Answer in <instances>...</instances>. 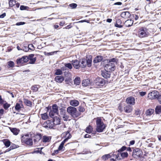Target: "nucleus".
Returning <instances> with one entry per match:
<instances>
[{
  "mask_svg": "<svg viewBox=\"0 0 161 161\" xmlns=\"http://www.w3.org/2000/svg\"><path fill=\"white\" fill-rule=\"evenodd\" d=\"M97 128L96 130L98 132H101L105 129V126L101 119H98L96 121Z\"/></svg>",
  "mask_w": 161,
  "mask_h": 161,
  "instance_id": "nucleus-5",
  "label": "nucleus"
},
{
  "mask_svg": "<svg viewBox=\"0 0 161 161\" xmlns=\"http://www.w3.org/2000/svg\"><path fill=\"white\" fill-rule=\"evenodd\" d=\"M79 110L81 112H83L85 111V109L83 107L80 106L79 108Z\"/></svg>",
  "mask_w": 161,
  "mask_h": 161,
  "instance_id": "nucleus-53",
  "label": "nucleus"
},
{
  "mask_svg": "<svg viewBox=\"0 0 161 161\" xmlns=\"http://www.w3.org/2000/svg\"><path fill=\"white\" fill-rule=\"evenodd\" d=\"M117 59L115 58H113L112 59H109L108 61H109V63H111V62H116V61Z\"/></svg>",
  "mask_w": 161,
  "mask_h": 161,
  "instance_id": "nucleus-54",
  "label": "nucleus"
},
{
  "mask_svg": "<svg viewBox=\"0 0 161 161\" xmlns=\"http://www.w3.org/2000/svg\"><path fill=\"white\" fill-rule=\"evenodd\" d=\"M135 99L133 97H130L127 98L126 101L127 104L133 105L135 104Z\"/></svg>",
  "mask_w": 161,
  "mask_h": 161,
  "instance_id": "nucleus-10",
  "label": "nucleus"
},
{
  "mask_svg": "<svg viewBox=\"0 0 161 161\" xmlns=\"http://www.w3.org/2000/svg\"><path fill=\"white\" fill-rule=\"evenodd\" d=\"M155 112L157 114H159L161 113V106L159 105L156 107L155 108Z\"/></svg>",
  "mask_w": 161,
  "mask_h": 161,
  "instance_id": "nucleus-32",
  "label": "nucleus"
},
{
  "mask_svg": "<svg viewBox=\"0 0 161 161\" xmlns=\"http://www.w3.org/2000/svg\"><path fill=\"white\" fill-rule=\"evenodd\" d=\"M149 34L147 29L146 28L142 27L139 29L138 35L140 38L147 37L148 36Z\"/></svg>",
  "mask_w": 161,
  "mask_h": 161,
  "instance_id": "nucleus-4",
  "label": "nucleus"
},
{
  "mask_svg": "<svg viewBox=\"0 0 161 161\" xmlns=\"http://www.w3.org/2000/svg\"><path fill=\"white\" fill-rule=\"evenodd\" d=\"M54 126L60 124V119L59 117H55L53 118V121Z\"/></svg>",
  "mask_w": 161,
  "mask_h": 161,
  "instance_id": "nucleus-14",
  "label": "nucleus"
},
{
  "mask_svg": "<svg viewBox=\"0 0 161 161\" xmlns=\"http://www.w3.org/2000/svg\"><path fill=\"white\" fill-rule=\"evenodd\" d=\"M118 154H119V156L121 158V159H123L125 158H127L128 156V153L127 152L122 153H119Z\"/></svg>",
  "mask_w": 161,
  "mask_h": 161,
  "instance_id": "nucleus-24",
  "label": "nucleus"
},
{
  "mask_svg": "<svg viewBox=\"0 0 161 161\" xmlns=\"http://www.w3.org/2000/svg\"><path fill=\"white\" fill-rule=\"evenodd\" d=\"M44 126L46 128H53L54 126L53 122L50 120H47L43 124Z\"/></svg>",
  "mask_w": 161,
  "mask_h": 161,
  "instance_id": "nucleus-11",
  "label": "nucleus"
},
{
  "mask_svg": "<svg viewBox=\"0 0 161 161\" xmlns=\"http://www.w3.org/2000/svg\"><path fill=\"white\" fill-rule=\"evenodd\" d=\"M41 116L42 119L44 120L47 119L48 117L47 114L46 113L41 114Z\"/></svg>",
  "mask_w": 161,
  "mask_h": 161,
  "instance_id": "nucleus-41",
  "label": "nucleus"
},
{
  "mask_svg": "<svg viewBox=\"0 0 161 161\" xmlns=\"http://www.w3.org/2000/svg\"><path fill=\"white\" fill-rule=\"evenodd\" d=\"M113 153H110L109 154H106L103 155L102 158L104 160H106L108 159V158L112 157Z\"/></svg>",
  "mask_w": 161,
  "mask_h": 161,
  "instance_id": "nucleus-26",
  "label": "nucleus"
},
{
  "mask_svg": "<svg viewBox=\"0 0 161 161\" xmlns=\"http://www.w3.org/2000/svg\"><path fill=\"white\" fill-rule=\"evenodd\" d=\"M72 64L75 68L78 69L80 67V62L77 60L72 61Z\"/></svg>",
  "mask_w": 161,
  "mask_h": 161,
  "instance_id": "nucleus-17",
  "label": "nucleus"
},
{
  "mask_svg": "<svg viewBox=\"0 0 161 161\" xmlns=\"http://www.w3.org/2000/svg\"><path fill=\"white\" fill-rule=\"evenodd\" d=\"M36 61V58H34L30 59L29 63L31 64H34Z\"/></svg>",
  "mask_w": 161,
  "mask_h": 161,
  "instance_id": "nucleus-48",
  "label": "nucleus"
},
{
  "mask_svg": "<svg viewBox=\"0 0 161 161\" xmlns=\"http://www.w3.org/2000/svg\"><path fill=\"white\" fill-rule=\"evenodd\" d=\"M142 152L141 150L138 148H136L133 150L132 156L135 158L140 157L142 155Z\"/></svg>",
  "mask_w": 161,
  "mask_h": 161,
  "instance_id": "nucleus-7",
  "label": "nucleus"
},
{
  "mask_svg": "<svg viewBox=\"0 0 161 161\" xmlns=\"http://www.w3.org/2000/svg\"><path fill=\"white\" fill-rule=\"evenodd\" d=\"M9 128L11 131L13 133L14 135H17L19 131V130L16 128L11 127H9Z\"/></svg>",
  "mask_w": 161,
  "mask_h": 161,
  "instance_id": "nucleus-19",
  "label": "nucleus"
},
{
  "mask_svg": "<svg viewBox=\"0 0 161 161\" xmlns=\"http://www.w3.org/2000/svg\"><path fill=\"white\" fill-rule=\"evenodd\" d=\"M133 23V21L131 19H128L124 23V25L126 27H129L131 26Z\"/></svg>",
  "mask_w": 161,
  "mask_h": 161,
  "instance_id": "nucleus-15",
  "label": "nucleus"
},
{
  "mask_svg": "<svg viewBox=\"0 0 161 161\" xmlns=\"http://www.w3.org/2000/svg\"><path fill=\"white\" fill-rule=\"evenodd\" d=\"M80 78L78 77H76L74 80V83L76 85H79L80 83Z\"/></svg>",
  "mask_w": 161,
  "mask_h": 161,
  "instance_id": "nucleus-33",
  "label": "nucleus"
},
{
  "mask_svg": "<svg viewBox=\"0 0 161 161\" xmlns=\"http://www.w3.org/2000/svg\"><path fill=\"white\" fill-rule=\"evenodd\" d=\"M56 53V52H50V53H47L46 52H44V53L45 55L49 56L50 55H52L54 53Z\"/></svg>",
  "mask_w": 161,
  "mask_h": 161,
  "instance_id": "nucleus-50",
  "label": "nucleus"
},
{
  "mask_svg": "<svg viewBox=\"0 0 161 161\" xmlns=\"http://www.w3.org/2000/svg\"><path fill=\"white\" fill-rule=\"evenodd\" d=\"M55 80L58 83H61L64 80V78L62 76H58L55 78Z\"/></svg>",
  "mask_w": 161,
  "mask_h": 161,
  "instance_id": "nucleus-18",
  "label": "nucleus"
},
{
  "mask_svg": "<svg viewBox=\"0 0 161 161\" xmlns=\"http://www.w3.org/2000/svg\"><path fill=\"white\" fill-rule=\"evenodd\" d=\"M87 59H82L80 61V67L82 68L85 67L87 66L88 67H90L92 65V56H90L89 58H86Z\"/></svg>",
  "mask_w": 161,
  "mask_h": 161,
  "instance_id": "nucleus-1",
  "label": "nucleus"
},
{
  "mask_svg": "<svg viewBox=\"0 0 161 161\" xmlns=\"http://www.w3.org/2000/svg\"><path fill=\"white\" fill-rule=\"evenodd\" d=\"M104 69L105 70L107 71H113L115 69L114 64L113 63H109L106 64L104 66Z\"/></svg>",
  "mask_w": 161,
  "mask_h": 161,
  "instance_id": "nucleus-9",
  "label": "nucleus"
},
{
  "mask_svg": "<svg viewBox=\"0 0 161 161\" xmlns=\"http://www.w3.org/2000/svg\"><path fill=\"white\" fill-rule=\"evenodd\" d=\"M67 112L73 118H76L80 115V114L78 112L76 108L70 106L67 109Z\"/></svg>",
  "mask_w": 161,
  "mask_h": 161,
  "instance_id": "nucleus-2",
  "label": "nucleus"
},
{
  "mask_svg": "<svg viewBox=\"0 0 161 161\" xmlns=\"http://www.w3.org/2000/svg\"><path fill=\"white\" fill-rule=\"evenodd\" d=\"M69 116L67 114H63L62 118L64 121H66L70 120V119H69Z\"/></svg>",
  "mask_w": 161,
  "mask_h": 161,
  "instance_id": "nucleus-39",
  "label": "nucleus"
},
{
  "mask_svg": "<svg viewBox=\"0 0 161 161\" xmlns=\"http://www.w3.org/2000/svg\"><path fill=\"white\" fill-rule=\"evenodd\" d=\"M55 75H61L62 74V69H58L55 70Z\"/></svg>",
  "mask_w": 161,
  "mask_h": 161,
  "instance_id": "nucleus-37",
  "label": "nucleus"
},
{
  "mask_svg": "<svg viewBox=\"0 0 161 161\" xmlns=\"http://www.w3.org/2000/svg\"><path fill=\"white\" fill-rule=\"evenodd\" d=\"M133 109L132 107L129 105L125 106L124 108V111L126 113H130L133 110Z\"/></svg>",
  "mask_w": 161,
  "mask_h": 161,
  "instance_id": "nucleus-13",
  "label": "nucleus"
},
{
  "mask_svg": "<svg viewBox=\"0 0 161 161\" xmlns=\"http://www.w3.org/2000/svg\"><path fill=\"white\" fill-rule=\"evenodd\" d=\"M105 83L104 79L98 77L94 80L93 84L96 87H97L103 86Z\"/></svg>",
  "mask_w": 161,
  "mask_h": 161,
  "instance_id": "nucleus-6",
  "label": "nucleus"
},
{
  "mask_svg": "<svg viewBox=\"0 0 161 161\" xmlns=\"http://www.w3.org/2000/svg\"><path fill=\"white\" fill-rule=\"evenodd\" d=\"M65 24V22L64 21H61L59 24V25L60 26H63Z\"/></svg>",
  "mask_w": 161,
  "mask_h": 161,
  "instance_id": "nucleus-63",
  "label": "nucleus"
},
{
  "mask_svg": "<svg viewBox=\"0 0 161 161\" xmlns=\"http://www.w3.org/2000/svg\"><path fill=\"white\" fill-rule=\"evenodd\" d=\"M4 103V100L2 99L1 96L0 95V104H3Z\"/></svg>",
  "mask_w": 161,
  "mask_h": 161,
  "instance_id": "nucleus-61",
  "label": "nucleus"
},
{
  "mask_svg": "<svg viewBox=\"0 0 161 161\" xmlns=\"http://www.w3.org/2000/svg\"><path fill=\"white\" fill-rule=\"evenodd\" d=\"M51 138L49 136H44L42 137V141L43 142H48L51 140Z\"/></svg>",
  "mask_w": 161,
  "mask_h": 161,
  "instance_id": "nucleus-28",
  "label": "nucleus"
},
{
  "mask_svg": "<svg viewBox=\"0 0 161 161\" xmlns=\"http://www.w3.org/2000/svg\"><path fill=\"white\" fill-rule=\"evenodd\" d=\"M112 157L113 158L110 159L111 161H115L116 159L119 160L121 159V158L119 156V154H114V153L112 155Z\"/></svg>",
  "mask_w": 161,
  "mask_h": 161,
  "instance_id": "nucleus-16",
  "label": "nucleus"
},
{
  "mask_svg": "<svg viewBox=\"0 0 161 161\" xmlns=\"http://www.w3.org/2000/svg\"><path fill=\"white\" fill-rule=\"evenodd\" d=\"M23 58H18L17 60V63L18 64H22L24 63V62L23 61Z\"/></svg>",
  "mask_w": 161,
  "mask_h": 161,
  "instance_id": "nucleus-38",
  "label": "nucleus"
},
{
  "mask_svg": "<svg viewBox=\"0 0 161 161\" xmlns=\"http://www.w3.org/2000/svg\"><path fill=\"white\" fill-rule=\"evenodd\" d=\"M15 108L17 110H19L21 108L20 104L18 103H17L15 107Z\"/></svg>",
  "mask_w": 161,
  "mask_h": 161,
  "instance_id": "nucleus-46",
  "label": "nucleus"
},
{
  "mask_svg": "<svg viewBox=\"0 0 161 161\" xmlns=\"http://www.w3.org/2000/svg\"><path fill=\"white\" fill-rule=\"evenodd\" d=\"M4 112V110L3 109H1L0 110V116H1L2 115Z\"/></svg>",
  "mask_w": 161,
  "mask_h": 161,
  "instance_id": "nucleus-64",
  "label": "nucleus"
},
{
  "mask_svg": "<svg viewBox=\"0 0 161 161\" xmlns=\"http://www.w3.org/2000/svg\"><path fill=\"white\" fill-rule=\"evenodd\" d=\"M159 94V92L157 91H154L149 93L148 97L149 98L151 99H157Z\"/></svg>",
  "mask_w": 161,
  "mask_h": 161,
  "instance_id": "nucleus-8",
  "label": "nucleus"
},
{
  "mask_svg": "<svg viewBox=\"0 0 161 161\" xmlns=\"http://www.w3.org/2000/svg\"><path fill=\"white\" fill-rule=\"evenodd\" d=\"M126 147L125 146L122 147L118 151V153H119L120 151H123L126 149Z\"/></svg>",
  "mask_w": 161,
  "mask_h": 161,
  "instance_id": "nucleus-57",
  "label": "nucleus"
},
{
  "mask_svg": "<svg viewBox=\"0 0 161 161\" xmlns=\"http://www.w3.org/2000/svg\"><path fill=\"white\" fill-rule=\"evenodd\" d=\"M157 100L159 103L161 104V94H159L157 98Z\"/></svg>",
  "mask_w": 161,
  "mask_h": 161,
  "instance_id": "nucleus-56",
  "label": "nucleus"
},
{
  "mask_svg": "<svg viewBox=\"0 0 161 161\" xmlns=\"http://www.w3.org/2000/svg\"><path fill=\"white\" fill-rule=\"evenodd\" d=\"M26 7L23 5H21L20 7V9L21 10H24L26 9Z\"/></svg>",
  "mask_w": 161,
  "mask_h": 161,
  "instance_id": "nucleus-59",
  "label": "nucleus"
},
{
  "mask_svg": "<svg viewBox=\"0 0 161 161\" xmlns=\"http://www.w3.org/2000/svg\"><path fill=\"white\" fill-rule=\"evenodd\" d=\"M58 107L56 104H54L52 106V111H53L54 113L58 114Z\"/></svg>",
  "mask_w": 161,
  "mask_h": 161,
  "instance_id": "nucleus-23",
  "label": "nucleus"
},
{
  "mask_svg": "<svg viewBox=\"0 0 161 161\" xmlns=\"http://www.w3.org/2000/svg\"><path fill=\"white\" fill-rule=\"evenodd\" d=\"M103 59V57L101 56H97L95 57L93 60V62L95 63H97L101 62Z\"/></svg>",
  "mask_w": 161,
  "mask_h": 161,
  "instance_id": "nucleus-21",
  "label": "nucleus"
},
{
  "mask_svg": "<svg viewBox=\"0 0 161 161\" xmlns=\"http://www.w3.org/2000/svg\"><path fill=\"white\" fill-rule=\"evenodd\" d=\"M65 66L69 69H71L72 68V64L70 63L66 64Z\"/></svg>",
  "mask_w": 161,
  "mask_h": 161,
  "instance_id": "nucleus-51",
  "label": "nucleus"
},
{
  "mask_svg": "<svg viewBox=\"0 0 161 161\" xmlns=\"http://www.w3.org/2000/svg\"><path fill=\"white\" fill-rule=\"evenodd\" d=\"M72 79L70 78H68L65 80V83L66 84H68L69 85H71L72 84L71 83Z\"/></svg>",
  "mask_w": 161,
  "mask_h": 161,
  "instance_id": "nucleus-36",
  "label": "nucleus"
},
{
  "mask_svg": "<svg viewBox=\"0 0 161 161\" xmlns=\"http://www.w3.org/2000/svg\"><path fill=\"white\" fill-rule=\"evenodd\" d=\"M130 15V13L127 11L122 12L120 14V16L122 17L125 19L129 18Z\"/></svg>",
  "mask_w": 161,
  "mask_h": 161,
  "instance_id": "nucleus-12",
  "label": "nucleus"
},
{
  "mask_svg": "<svg viewBox=\"0 0 161 161\" xmlns=\"http://www.w3.org/2000/svg\"><path fill=\"white\" fill-rule=\"evenodd\" d=\"M154 112L153 109H150L147 110L146 114L147 115H151Z\"/></svg>",
  "mask_w": 161,
  "mask_h": 161,
  "instance_id": "nucleus-34",
  "label": "nucleus"
},
{
  "mask_svg": "<svg viewBox=\"0 0 161 161\" xmlns=\"http://www.w3.org/2000/svg\"><path fill=\"white\" fill-rule=\"evenodd\" d=\"M64 145L61 144L58 147V150L60 151L63 150L64 151Z\"/></svg>",
  "mask_w": 161,
  "mask_h": 161,
  "instance_id": "nucleus-52",
  "label": "nucleus"
},
{
  "mask_svg": "<svg viewBox=\"0 0 161 161\" xmlns=\"http://www.w3.org/2000/svg\"><path fill=\"white\" fill-rule=\"evenodd\" d=\"M10 104L6 103L3 104V107L5 109L7 110L10 107Z\"/></svg>",
  "mask_w": 161,
  "mask_h": 161,
  "instance_id": "nucleus-44",
  "label": "nucleus"
},
{
  "mask_svg": "<svg viewBox=\"0 0 161 161\" xmlns=\"http://www.w3.org/2000/svg\"><path fill=\"white\" fill-rule=\"evenodd\" d=\"M108 71H106L103 72L102 73V76L105 78L107 79L110 77V74Z\"/></svg>",
  "mask_w": 161,
  "mask_h": 161,
  "instance_id": "nucleus-22",
  "label": "nucleus"
},
{
  "mask_svg": "<svg viewBox=\"0 0 161 161\" xmlns=\"http://www.w3.org/2000/svg\"><path fill=\"white\" fill-rule=\"evenodd\" d=\"M40 86L38 85H35L31 86V90L34 92H37L38 90V88H40Z\"/></svg>",
  "mask_w": 161,
  "mask_h": 161,
  "instance_id": "nucleus-25",
  "label": "nucleus"
},
{
  "mask_svg": "<svg viewBox=\"0 0 161 161\" xmlns=\"http://www.w3.org/2000/svg\"><path fill=\"white\" fill-rule=\"evenodd\" d=\"M29 135L26 134L22 136L21 137L22 143H24L28 145L31 146L33 144L32 139L29 137Z\"/></svg>",
  "mask_w": 161,
  "mask_h": 161,
  "instance_id": "nucleus-3",
  "label": "nucleus"
},
{
  "mask_svg": "<svg viewBox=\"0 0 161 161\" xmlns=\"http://www.w3.org/2000/svg\"><path fill=\"white\" fill-rule=\"evenodd\" d=\"M90 80L88 79L84 80L82 81V85L83 86H87L90 84Z\"/></svg>",
  "mask_w": 161,
  "mask_h": 161,
  "instance_id": "nucleus-30",
  "label": "nucleus"
},
{
  "mask_svg": "<svg viewBox=\"0 0 161 161\" xmlns=\"http://www.w3.org/2000/svg\"><path fill=\"white\" fill-rule=\"evenodd\" d=\"M23 58V61L24 62V63L27 62L29 60V58L27 56H24L22 57Z\"/></svg>",
  "mask_w": 161,
  "mask_h": 161,
  "instance_id": "nucleus-47",
  "label": "nucleus"
},
{
  "mask_svg": "<svg viewBox=\"0 0 161 161\" xmlns=\"http://www.w3.org/2000/svg\"><path fill=\"white\" fill-rule=\"evenodd\" d=\"M121 21L120 19H118L116 20V23L115 24V26L118 28H122V25H121Z\"/></svg>",
  "mask_w": 161,
  "mask_h": 161,
  "instance_id": "nucleus-27",
  "label": "nucleus"
},
{
  "mask_svg": "<svg viewBox=\"0 0 161 161\" xmlns=\"http://www.w3.org/2000/svg\"><path fill=\"white\" fill-rule=\"evenodd\" d=\"M55 114L53 111L51 110L49 113V115L51 117H52L54 116Z\"/></svg>",
  "mask_w": 161,
  "mask_h": 161,
  "instance_id": "nucleus-58",
  "label": "nucleus"
},
{
  "mask_svg": "<svg viewBox=\"0 0 161 161\" xmlns=\"http://www.w3.org/2000/svg\"><path fill=\"white\" fill-rule=\"evenodd\" d=\"M28 49L31 50H34L35 48L32 44H30L28 46Z\"/></svg>",
  "mask_w": 161,
  "mask_h": 161,
  "instance_id": "nucleus-45",
  "label": "nucleus"
},
{
  "mask_svg": "<svg viewBox=\"0 0 161 161\" xmlns=\"http://www.w3.org/2000/svg\"><path fill=\"white\" fill-rule=\"evenodd\" d=\"M141 96H144L146 94V92H140Z\"/></svg>",
  "mask_w": 161,
  "mask_h": 161,
  "instance_id": "nucleus-62",
  "label": "nucleus"
},
{
  "mask_svg": "<svg viewBox=\"0 0 161 161\" xmlns=\"http://www.w3.org/2000/svg\"><path fill=\"white\" fill-rule=\"evenodd\" d=\"M9 6L12 7L16 4L15 0H10L9 2Z\"/></svg>",
  "mask_w": 161,
  "mask_h": 161,
  "instance_id": "nucleus-40",
  "label": "nucleus"
},
{
  "mask_svg": "<svg viewBox=\"0 0 161 161\" xmlns=\"http://www.w3.org/2000/svg\"><path fill=\"white\" fill-rule=\"evenodd\" d=\"M92 130V126L89 125L88 127H86V131L87 133H91Z\"/></svg>",
  "mask_w": 161,
  "mask_h": 161,
  "instance_id": "nucleus-35",
  "label": "nucleus"
},
{
  "mask_svg": "<svg viewBox=\"0 0 161 161\" xmlns=\"http://www.w3.org/2000/svg\"><path fill=\"white\" fill-rule=\"evenodd\" d=\"M70 7L72 8H75L77 6V5L76 3H72L69 4Z\"/></svg>",
  "mask_w": 161,
  "mask_h": 161,
  "instance_id": "nucleus-49",
  "label": "nucleus"
},
{
  "mask_svg": "<svg viewBox=\"0 0 161 161\" xmlns=\"http://www.w3.org/2000/svg\"><path fill=\"white\" fill-rule=\"evenodd\" d=\"M70 105L74 107H76L79 104V101L76 100H73L70 102Z\"/></svg>",
  "mask_w": 161,
  "mask_h": 161,
  "instance_id": "nucleus-20",
  "label": "nucleus"
},
{
  "mask_svg": "<svg viewBox=\"0 0 161 161\" xmlns=\"http://www.w3.org/2000/svg\"><path fill=\"white\" fill-rule=\"evenodd\" d=\"M4 143L5 146H6L7 147H9L10 145V142L8 140H7L5 141L4 142Z\"/></svg>",
  "mask_w": 161,
  "mask_h": 161,
  "instance_id": "nucleus-43",
  "label": "nucleus"
},
{
  "mask_svg": "<svg viewBox=\"0 0 161 161\" xmlns=\"http://www.w3.org/2000/svg\"><path fill=\"white\" fill-rule=\"evenodd\" d=\"M23 101L24 103L27 106L31 107L32 105V103L31 101L27 99L24 98Z\"/></svg>",
  "mask_w": 161,
  "mask_h": 161,
  "instance_id": "nucleus-29",
  "label": "nucleus"
},
{
  "mask_svg": "<svg viewBox=\"0 0 161 161\" xmlns=\"http://www.w3.org/2000/svg\"><path fill=\"white\" fill-rule=\"evenodd\" d=\"M25 23L24 22H19L17 23L15 25H16L19 26V25H24Z\"/></svg>",
  "mask_w": 161,
  "mask_h": 161,
  "instance_id": "nucleus-55",
  "label": "nucleus"
},
{
  "mask_svg": "<svg viewBox=\"0 0 161 161\" xmlns=\"http://www.w3.org/2000/svg\"><path fill=\"white\" fill-rule=\"evenodd\" d=\"M63 135L65 136V137H66L65 139H67V140H68V139L70 138L71 137L70 134L68 131L64 133H63Z\"/></svg>",
  "mask_w": 161,
  "mask_h": 161,
  "instance_id": "nucleus-31",
  "label": "nucleus"
},
{
  "mask_svg": "<svg viewBox=\"0 0 161 161\" xmlns=\"http://www.w3.org/2000/svg\"><path fill=\"white\" fill-rule=\"evenodd\" d=\"M8 67L13 68L14 66V63L12 61H9L8 63Z\"/></svg>",
  "mask_w": 161,
  "mask_h": 161,
  "instance_id": "nucleus-42",
  "label": "nucleus"
},
{
  "mask_svg": "<svg viewBox=\"0 0 161 161\" xmlns=\"http://www.w3.org/2000/svg\"><path fill=\"white\" fill-rule=\"evenodd\" d=\"M41 137L42 136L40 134L36 136V138H37L38 140H40L41 139Z\"/></svg>",
  "mask_w": 161,
  "mask_h": 161,
  "instance_id": "nucleus-60",
  "label": "nucleus"
}]
</instances>
